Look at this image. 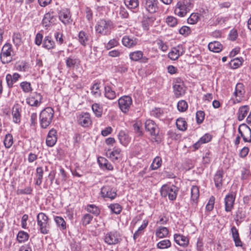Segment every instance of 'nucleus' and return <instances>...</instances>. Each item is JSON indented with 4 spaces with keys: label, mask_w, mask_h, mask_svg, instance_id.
Returning <instances> with one entry per match:
<instances>
[{
    "label": "nucleus",
    "mask_w": 251,
    "mask_h": 251,
    "mask_svg": "<svg viewBox=\"0 0 251 251\" xmlns=\"http://www.w3.org/2000/svg\"><path fill=\"white\" fill-rule=\"evenodd\" d=\"M193 6V0H178L175 8V14L180 17H183L190 12Z\"/></svg>",
    "instance_id": "obj_1"
},
{
    "label": "nucleus",
    "mask_w": 251,
    "mask_h": 251,
    "mask_svg": "<svg viewBox=\"0 0 251 251\" xmlns=\"http://www.w3.org/2000/svg\"><path fill=\"white\" fill-rule=\"evenodd\" d=\"M54 113V110L50 107H47L41 111L39 115V122L42 128H47L50 125Z\"/></svg>",
    "instance_id": "obj_2"
},
{
    "label": "nucleus",
    "mask_w": 251,
    "mask_h": 251,
    "mask_svg": "<svg viewBox=\"0 0 251 251\" xmlns=\"http://www.w3.org/2000/svg\"><path fill=\"white\" fill-rule=\"evenodd\" d=\"M113 23L111 20L101 19L98 22L96 26V31L101 35H107L113 28Z\"/></svg>",
    "instance_id": "obj_3"
},
{
    "label": "nucleus",
    "mask_w": 251,
    "mask_h": 251,
    "mask_svg": "<svg viewBox=\"0 0 251 251\" xmlns=\"http://www.w3.org/2000/svg\"><path fill=\"white\" fill-rule=\"evenodd\" d=\"M178 188L175 185H169L168 184H164L161 188L160 192L162 197L166 198L168 197L170 201H175L177 195Z\"/></svg>",
    "instance_id": "obj_4"
},
{
    "label": "nucleus",
    "mask_w": 251,
    "mask_h": 251,
    "mask_svg": "<svg viewBox=\"0 0 251 251\" xmlns=\"http://www.w3.org/2000/svg\"><path fill=\"white\" fill-rule=\"evenodd\" d=\"M37 222L41 233L47 234L49 233L50 228L49 219L45 213L40 212L37 215Z\"/></svg>",
    "instance_id": "obj_5"
},
{
    "label": "nucleus",
    "mask_w": 251,
    "mask_h": 251,
    "mask_svg": "<svg viewBox=\"0 0 251 251\" xmlns=\"http://www.w3.org/2000/svg\"><path fill=\"white\" fill-rule=\"evenodd\" d=\"M13 50L12 45L9 43H6L2 48L0 58L3 64H7L12 60V53Z\"/></svg>",
    "instance_id": "obj_6"
},
{
    "label": "nucleus",
    "mask_w": 251,
    "mask_h": 251,
    "mask_svg": "<svg viewBox=\"0 0 251 251\" xmlns=\"http://www.w3.org/2000/svg\"><path fill=\"white\" fill-rule=\"evenodd\" d=\"M122 239L120 234L115 231L107 233L104 237L105 243L109 245H113L120 243Z\"/></svg>",
    "instance_id": "obj_7"
},
{
    "label": "nucleus",
    "mask_w": 251,
    "mask_h": 251,
    "mask_svg": "<svg viewBox=\"0 0 251 251\" xmlns=\"http://www.w3.org/2000/svg\"><path fill=\"white\" fill-rule=\"evenodd\" d=\"M100 195L104 199L107 198L113 200L117 197V190L114 187L106 185L101 188Z\"/></svg>",
    "instance_id": "obj_8"
},
{
    "label": "nucleus",
    "mask_w": 251,
    "mask_h": 251,
    "mask_svg": "<svg viewBox=\"0 0 251 251\" xmlns=\"http://www.w3.org/2000/svg\"><path fill=\"white\" fill-rule=\"evenodd\" d=\"M238 131L245 142L251 143V129L248 126L245 124L240 125Z\"/></svg>",
    "instance_id": "obj_9"
},
{
    "label": "nucleus",
    "mask_w": 251,
    "mask_h": 251,
    "mask_svg": "<svg viewBox=\"0 0 251 251\" xmlns=\"http://www.w3.org/2000/svg\"><path fill=\"white\" fill-rule=\"evenodd\" d=\"M132 103V100L130 96H124L121 97L118 100V104L121 111L126 113L128 111Z\"/></svg>",
    "instance_id": "obj_10"
},
{
    "label": "nucleus",
    "mask_w": 251,
    "mask_h": 251,
    "mask_svg": "<svg viewBox=\"0 0 251 251\" xmlns=\"http://www.w3.org/2000/svg\"><path fill=\"white\" fill-rule=\"evenodd\" d=\"M236 193L231 191L227 194L225 198V211L230 212L233 208Z\"/></svg>",
    "instance_id": "obj_11"
},
{
    "label": "nucleus",
    "mask_w": 251,
    "mask_h": 251,
    "mask_svg": "<svg viewBox=\"0 0 251 251\" xmlns=\"http://www.w3.org/2000/svg\"><path fill=\"white\" fill-rule=\"evenodd\" d=\"M158 0H144L143 5L145 9L151 14L156 12L159 8Z\"/></svg>",
    "instance_id": "obj_12"
},
{
    "label": "nucleus",
    "mask_w": 251,
    "mask_h": 251,
    "mask_svg": "<svg viewBox=\"0 0 251 251\" xmlns=\"http://www.w3.org/2000/svg\"><path fill=\"white\" fill-rule=\"evenodd\" d=\"M173 88L175 95L176 98H179L185 93V87L180 78H177L176 79Z\"/></svg>",
    "instance_id": "obj_13"
},
{
    "label": "nucleus",
    "mask_w": 251,
    "mask_h": 251,
    "mask_svg": "<svg viewBox=\"0 0 251 251\" xmlns=\"http://www.w3.org/2000/svg\"><path fill=\"white\" fill-rule=\"evenodd\" d=\"M145 126L146 131H148L151 135L156 137L158 135L159 128L153 121L150 119L146 120Z\"/></svg>",
    "instance_id": "obj_14"
},
{
    "label": "nucleus",
    "mask_w": 251,
    "mask_h": 251,
    "mask_svg": "<svg viewBox=\"0 0 251 251\" xmlns=\"http://www.w3.org/2000/svg\"><path fill=\"white\" fill-rule=\"evenodd\" d=\"M185 52V50L182 45H179L177 46L172 48L169 52L168 57L172 60H176L182 55Z\"/></svg>",
    "instance_id": "obj_15"
},
{
    "label": "nucleus",
    "mask_w": 251,
    "mask_h": 251,
    "mask_svg": "<svg viewBox=\"0 0 251 251\" xmlns=\"http://www.w3.org/2000/svg\"><path fill=\"white\" fill-rule=\"evenodd\" d=\"M56 20V18L53 15V12L50 10L45 14L42 20V25L45 27L48 28L54 25Z\"/></svg>",
    "instance_id": "obj_16"
},
{
    "label": "nucleus",
    "mask_w": 251,
    "mask_h": 251,
    "mask_svg": "<svg viewBox=\"0 0 251 251\" xmlns=\"http://www.w3.org/2000/svg\"><path fill=\"white\" fill-rule=\"evenodd\" d=\"M58 17L59 20L65 25L71 24L72 21L70 10L67 8L61 9L58 12Z\"/></svg>",
    "instance_id": "obj_17"
},
{
    "label": "nucleus",
    "mask_w": 251,
    "mask_h": 251,
    "mask_svg": "<svg viewBox=\"0 0 251 251\" xmlns=\"http://www.w3.org/2000/svg\"><path fill=\"white\" fill-rule=\"evenodd\" d=\"M129 57L133 61H140L142 63H147L149 60V58L143 56V52L140 50L131 52L129 54Z\"/></svg>",
    "instance_id": "obj_18"
},
{
    "label": "nucleus",
    "mask_w": 251,
    "mask_h": 251,
    "mask_svg": "<svg viewBox=\"0 0 251 251\" xmlns=\"http://www.w3.org/2000/svg\"><path fill=\"white\" fill-rule=\"evenodd\" d=\"M245 93L244 85L242 83H238L235 87L234 95L236 98V100L240 102L244 97Z\"/></svg>",
    "instance_id": "obj_19"
},
{
    "label": "nucleus",
    "mask_w": 251,
    "mask_h": 251,
    "mask_svg": "<svg viewBox=\"0 0 251 251\" xmlns=\"http://www.w3.org/2000/svg\"><path fill=\"white\" fill-rule=\"evenodd\" d=\"M57 131L54 129H51L47 135L46 139V144L48 147H53L57 141Z\"/></svg>",
    "instance_id": "obj_20"
},
{
    "label": "nucleus",
    "mask_w": 251,
    "mask_h": 251,
    "mask_svg": "<svg viewBox=\"0 0 251 251\" xmlns=\"http://www.w3.org/2000/svg\"><path fill=\"white\" fill-rule=\"evenodd\" d=\"M78 123L83 127H87L91 124L90 115L88 113H81L78 117Z\"/></svg>",
    "instance_id": "obj_21"
},
{
    "label": "nucleus",
    "mask_w": 251,
    "mask_h": 251,
    "mask_svg": "<svg viewBox=\"0 0 251 251\" xmlns=\"http://www.w3.org/2000/svg\"><path fill=\"white\" fill-rule=\"evenodd\" d=\"M42 96L37 92L33 96L27 99V103L32 106H38L42 102Z\"/></svg>",
    "instance_id": "obj_22"
},
{
    "label": "nucleus",
    "mask_w": 251,
    "mask_h": 251,
    "mask_svg": "<svg viewBox=\"0 0 251 251\" xmlns=\"http://www.w3.org/2000/svg\"><path fill=\"white\" fill-rule=\"evenodd\" d=\"M174 238L175 242L180 246L186 247L189 243L188 238L182 234H175Z\"/></svg>",
    "instance_id": "obj_23"
},
{
    "label": "nucleus",
    "mask_w": 251,
    "mask_h": 251,
    "mask_svg": "<svg viewBox=\"0 0 251 251\" xmlns=\"http://www.w3.org/2000/svg\"><path fill=\"white\" fill-rule=\"evenodd\" d=\"M224 171L222 169L219 170L214 176V181L216 187L220 189L223 185Z\"/></svg>",
    "instance_id": "obj_24"
},
{
    "label": "nucleus",
    "mask_w": 251,
    "mask_h": 251,
    "mask_svg": "<svg viewBox=\"0 0 251 251\" xmlns=\"http://www.w3.org/2000/svg\"><path fill=\"white\" fill-rule=\"evenodd\" d=\"M230 231L232 239L234 242L235 246L237 247L243 246V242L241 240L238 229L234 226L231 228Z\"/></svg>",
    "instance_id": "obj_25"
},
{
    "label": "nucleus",
    "mask_w": 251,
    "mask_h": 251,
    "mask_svg": "<svg viewBox=\"0 0 251 251\" xmlns=\"http://www.w3.org/2000/svg\"><path fill=\"white\" fill-rule=\"evenodd\" d=\"M42 47L48 50L55 48V43L51 36L48 35L44 37L43 41Z\"/></svg>",
    "instance_id": "obj_26"
},
{
    "label": "nucleus",
    "mask_w": 251,
    "mask_h": 251,
    "mask_svg": "<svg viewBox=\"0 0 251 251\" xmlns=\"http://www.w3.org/2000/svg\"><path fill=\"white\" fill-rule=\"evenodd\" d=\"M138 39L134 37H130L125 36L122 39V43L124 46L127 48H131L137 44Z\"/></svg>",
    "instance_id": "obj_27"
},
{
    "label": "nucleus",
    "mask_w": 251,
    "mask_h": 251,
    "mask_svg": "<svg viewBox=\"0 0 251 251\" xmlns=\"http://www.w3.org/2000/svg\"><path fill=\"white\" fill-rule=\"evenodd\" d=\"M249 110L250 107L247 105L240 106L239 108L237 113V119L239 121L243 120L249 113Z\"/></svg>",
    "instance_id": "obj_28"
},
{
    "label": "nucleus",
    "mask_w": 251,
    "mask_h": 251,
    "mask_svg": "<svg viewBox=\"0 0 251 251\" xmlns=\"http://www.w3.org/2000/svg\"><path fill=\"white\" fill-rule=\"evenodd\" d=\"M66 64L68 68H74L79 64V60L74 56H70L66 59Z\"/></svg>",
    "instance_id": "obj_29"
},
{
    "label": "nucleus",
    "mask_w": 251,
    "mask_h": 251,
    "mask_svg": "<svg viewBox=\"0 0 251 251\" xmlns=\"http://www.w3.org/2000/svg\"><path fill=\"white\" fill-rule=\"evenodd\" d=\"M118 139L120 143L124 146H126L130 141V138L129 135L123 130H121L119 132Z\"/></svg>",
    "instance_id": "obj_30"
},
{
    "label": "nucleus",
    "mask_w": 251,
    "mask_h": 251,
    "mask_svg": "<svg viewBox=\"0 0 251 251\" xmlns=\"http://www.w3.org/2000/svg\"><path fill=\"white\" fill-rule=\"evenodd\" d=\"M78 40L82 46L85 47L89 41V35L85 31L81 30L78 33Z\"/></svg>",
    "instance_id": "obj_31"
},
{
    "label": "nucleus",
    "mask_w": 251,
    "mask_h": 251,
    "mask_svg": "<svg viewBox=\"0 0 251 251\" xmlns=\"http://www.w3.org/2000/svg\"><path fill=\"white\" fill-rule=\"evenodd\" d=\"M121 151L120 149L114 148L113 151L109 153V158L114 162L118 161L122 157Z\"/></svg>",
    "instance_id": "obj_32"
},
{
    "label": "nucleus",
    "mask_w": 251,
    "mask_h": 251,
    "mask_svg": "<svg viewBox=\"0 0 251 251\" xmlns=\"http://www.w3.org/2000/svg\"><path fill=\"white\" fill-rule=\"evenodd\" d=\"M208 48L210 51L214 52H219L222 50L223 46L220 42L214 41L209 43Z\"/></svg>",
    "instance_id": "obj_33"
},
{
    "label": "nucleus",
    "mask_w": 251,
    "mask_h": 251,
    "mask_svg": "<svg viewBox=\"0 0 251 251\" xmlns=\"http://www.w3.org/2000/svg\"><path fill=\"white\" fill-rule=\"evenodd\" d=\"M104 96L109 100H114L116 97V92L108 85L104 87Z\"/></svg>",
    "instance_id": "obj_34"
},
{
    "label": "nucleus",
    "mask_w": 251,
    "mask_h": 251,
    "mask_svg": "<svg viewBox=\"0 0 251 251\" xmlns=\"http://www.w3.org/2000/svg\"><path fill=\"white\" fill-rule=\"evenodd\" d=\"M169 234V230L166 227L160 226L156 229L155 231L156 236L159 238H163L167 237Z\"/></svg>",
    "instance_id": "obj_35"
},
{
    "label": "nucleus",
    "mask_w": 251,
    "mask_h": 251,
    "mask_svg": "<svg viewBox=\"0 0 251 251\" xmlns=\"http://www.w3.org/2000/svg\"><path fill=\"white\" fill-rule=\"evenodd\" d=\"M229 17L228 16H222L220 15H217L215 16L214 20V23L213 24L214 25H223L226 24L229 20Z\"/></svg>",
    "instance_id": "obj_36"
},
{
    "label": "nucleus",
    "mask_w": 251,
    "mask_h": 251,
    "mask_svg": "<svg viewBox=\"0 0 251 251\" xmlns=\"http://www.w3.org/2000/svg\"><path fill=\"white\" fill-rule=\"evenodd\" d=\"M191 201L195 203H197L198 199L199 197V189L197 186L194 185L191 189Z\"/></svg>",
    "instance_id": "obj_37"
},
{
    "label": "nucleus",
    "mask_w": 251,
    "mask_h": 251,
    "mask_svg": "<svg viewBox=\"0 0 251 251\" xmlns=\"http://www.w3.org/2000/svg\"><path fill=\"white\" fill-rule=\"evenodd\" d=\"M36 182L35 184L40 185L42 183L43 176V169L41 167H38L36 170Z\"/></svg>",
    "instance_id": "obj_38"
},
{
    "label": "nucleus",
    "mask_w": 251,
    "mask_h": 251,
    "mask_svg": "<svg viewBox=\"0 0 251 251\" xmlns=\"http://www.w3.org/2000/svg\"><path fill=\"white\" fill-rule=\"evenodd\" d=\"M244 60L243 58H235L230 61L229 65L231 69H235L239 68L243 63Z\"/></svg>",
    "instance_id": "obj_39"
},
{
    "label": "nucleus",
    "mask_w": 251,
    "mask_h": 251,
    "mask_svg": "<svg viewBox=\"0 0 251 251\" xmlns=\"http://www.w3.org/2000/svg\"><path fill=\"white\" fill-rule=\"evenodd\" d=\"M91 93L96 98L100 97L101 95L100 90V84L99 83H94L91 87Z\"/></svg>",
    "instance_id": "obj_40"
},
{
    "label": "nucleus",
    "mask_w": 251,
    "mask_h": 251,
    "mask_svg": "<svg viewBox=\"0 0 251 251\" xmlns=\"http://www.w3.org/2000/svg\"><path fill=\"white\" fill-rule=\"evenodd\" d=\"M177 128L181 131H185L187 129V124L184 118H179L176 121Z\"/></svg>",
    "instance_id": "obj_41"
},
{
    "label": "nucleus",
    "mask_w": 251,
    "mask_h": 251,
    "mask_svg": "<svg viewBox=\"0 0 251 251\" xmlns=\"http://www.w3.org/2000/svg\"><path fill=\"white\" fill-rule=\"evenodd\" d=\"M13 122L16 124H19L21 122V114L20 109L18 107H14L12 112Z\"/></svg>",
    "instance_id": "obj_42"
},
{
    "label": "nucleus",
    "mask_w": 251,
    "mask_h": 251,
    "mask_svg": "<svg viewBox=\"0 0 251 251\" xmlns=\"http://www.w3.org/2000/svg\"><path fill=\"white\" fill-rule=\"evenodd\" d=\"M108 207L111 210L112 213L116 214H120L123 209L122 206L117 203L110 204Z\"/></svg>",
    "instance_id": "obj_43"
},
{
    "label": "nucleus",
    "mask_w": 251,
    "mask_h": 251,
    "mask_svg": "<svg viewBox=\"0 0 251 251\" xmlns=\"http://www.w3.org/2000/svg\"><path fill=\"white\" fill-rule=\"evenodd\" d=\"M85 209L88 212L96 216L99 215L100 213V208L95 204H88Z\"/></svg>",
    "instance_id": "obj_44"
},
{
    "label": "nucleus",
    "mask_w": 251,
    "mask_h": 251,
    "mask_svg": "<svg viewBox=\"0 0 251 251\" xmlns=\"http://www.w3.org/2000/svg\"><path fill=\"white\" fill-rule=\"evenodd\" d=\"M125 3L130 9H136L139 6L138 0H125Z\"/></svg>",
    "instance_id": "obj_45"
},
{
    "label": "nucleus",
    "mask_w": 251,
    "mask_h": 251,
    "mask_svg": "<svg viewBox=\"0 0 251 251\" xmlns=\"http://www.w3.org/2000/svg\"><path fill=\"white\" fill-rule=\"evenodd\" d=\"M98 161L100 166L104 167L107 170H112L113 169V167L111 164L104 158L101 157L100 159L99 158Z\"/></svg>",
    "instance_id": "obj_46"
},
{
    "label": "nucleus",
    "mask_w": 251,
    "mask_h": 251,
    "mask_svg": "<svg viewBox=\"0 0 251 251\" xmlns=\"http://www.w3.org/2000/svg\"><path fill=\"white\" fill-rule=\"evenodd\" d=\"M28 238L29 234L24 231H20L17 236V239L19 243L25 242Z\"/></svg>",
    "instance_id": "obj_47"
},
{
    "label": "nucleus",
    "mask_w": 251,
    "mask_h": 251,
    "mask_svg": "<svg viewBox=\"0 0 251 251\" xmlns=\"http://www.w3.org/2000/svg\"><path fill=\"white\" fill-rule=\"evenodd\" d=\"M157 248L159 249H166L171 246V242L168 239H165L157 244Z\"/></svg>",
    "instance_id": "obj_48"
},
{
    "label": "nucleus",
    "mask_w": 251,
    "mask_h": 251,
    "mask_svg": "<svg viewBox=\"0 0 251 251\" xmlns=\"http://www.w3.org/2000/svg\"><path fill=\"white\" fill-rule=\"evenodd\" d=\"M54 221L57 226L61 229L64 230L66 228V224L64 219L60 216H56L54 217Z\"/></svg>",
    "instance_id": "obj_49"
},
{
    "label": "nucleus",
    "mask_w": 251,
    "mask_h": 251,
    "mask_svg": "<svg viewBox=\"0 0 251 251\" xmlns=\"http://www.w3.org/2000/svg\"><path fill=\"white\" fill-rule=\"evenodd\" d=\"M241 179L246 180L251 177V172L249 167H243L241 171Z\"/></svg>",
    "instance_id": "obj_50"
},
{
    "label": "nucleus",
    "mask_w": 251,
    "mask_h": 251,
    "mask_svg": "<svg viewBox=\"0 0 251 251\" xmlns=\"http://www.w3.org/2000/svg\"><path fill=\"white\" fill-rule=\"evenodd\" d=\"M3 143L6 148H10L13 143V138L12 135L9 133L5 135Z\"/></svg>",
    "instance_id": "obj_51"
},
{
    "label": "nucleus",
    "mask_w": 251,
    "mask_h": 251,
    "mask_svg": "<svg viewBox=\"0 0 251 251\" xmlns=\"http://www.w3.org/2000/svg\"><path fill=\"white\" fill-rule=\"evenodd\" d=\"M162 164V159L160 157H156L153 160L152 163L151 165V170H155L159 168Z\"/></svg>",
    "instance_id": "obj_52"
},
{
    "label": "nucleus",
    "mask_w": 251,
    "mask_h": 251,
    "mask_svg": "<svg viewBox=\"0 0 251 251\" xmlns=\"http://www.w3.org/2000/svg\"><path fill=\"white\" fill-rule=\"evenodd\" d=\"M13 42L16 46H20L22 43V35L19 32H15L13 35Z\"/></svg>",
    "instance_id": "obj_53"
},
{
    "label": "nucleus",
    "mask_w": 251,
    "mask_h": 251,
    "mask_svg": "<svg viewBox=\"0 0 251 251\" xmlns=\"http://www.w3.org/2000/svg\"><path fill=\"white\" fill-rule=\"evenodd\" d=\"M92 109L97 117H101L102 115V109L99 104L94 103L92 106Z\"/></svg>",
    "instance_id": "obj_54"
},
{
    "label": "nucleus",
    "mask_w": 251,
    "mask_h": 251,
    "mask_svg": "<svg viewBox=\"0 0 251 251\" xmlns=\"http://www.w3.org/2000/svg\"><path fill=\"white\" fill-rule=\"evenodd\" d=\"M200 17L198 13H194L191 14L187 19V22L189 24L194 25L196 24L199 20Z\"/></svg>",
    "instance_id": "obj_55"
},
{
    "label": "nucleus",
    "mask_w": 251,
    "mask_h": 251,
    "mask_svg": "<svg viewBox=\"0 0 251 251\" xmlns=\"http://www.w3.org/2000/svg\"><path fill=\"white\" fill-rule=\"evenodd\" d=\"M20 87L25 93H29L32 90L31 84L27 81H23L20 83Z\"/></svg>",
    "instance_id": "obj_56"
},
{
    "label": "nucleus",
    "mask_w": 251,
    "mask_h": 251,
    "mask_svg": "<svg viewBox=\"0 0 251 251\" xmlns=\"http://www.w3.org/2000/svg\"><path fill=\"white\" fill-rule=\"evenodd\" d=\"M93 217L90 214H84L82 217L81 223L82 225L86 226L90 223L92 220Z\"/></svg>",
    "instance_id": "obj_57"
},
{
    "label": "nucleus",
    "mask_w": 251,
    "mask_h": 251,
    "mask_svg": "<svg viewBox=\"0 0 251 251\" xmlns=\"http://www.w3.org/2000/svg\"><path fill=\"white\" fill-rule=\"evenodd\" d=\"M151 115L156 118H160L163 115V111L160 108H155L151 110Z\"/></svg>",
    "instance_id": "obj_58"
},
{
    "label": "nucleus",
    "mask_w": 251,
    "mask_h": 251,
    "mask_svg": "<svg viewBox=\"0 0 251 251\" xmlns=\"http://www.w3.org/2000/svg\"><path fill=\"white\" fill-rule=\"evenodd\" d=\"M188 104L186 101L181 100L177 103V109L180 112H184L187 109Z\"/></svg>",
    "instance_id": "obj_59"
},
{
    "label": "nucleus",
    "mask_w": 251,
    "mask_h": 251,
    "mask_svg": "<svg viewBox=\"0 0 251 251\" xmlns=\"http://www.w3.org/2000/svg\"><path fill=\"white\" fill-rule=\"evenodd\" d=\"M32 191L31 187H26L24 189H18L17 191L18 195H28L30 194Z\"/></svg>",
    "instance_id": "obj_60"
},
{
    "label": "nucleus",
    "mask_w": 251,
    "mask_h": 251,
    "mask_svg": "<svg viewBox=\"0 0 251 251\" xmlns=\"http://www.w3.org/2000/svg\"><path fill=\"white\" fill-rule=\"evenodd\" d=\"M205 113L202 111H198L196 113V120L198 124L202 123L204 119Z\"/></svg>",
    "instance_id": "obj_61"
},
{
    "label": "nucleus",
    "mask_w": 251,
    "mask_h": 251,
    "mask_svg": "<svg viewBox=\"0 0 251 251\" xmlns=\"http://www.w3.org/2000/svg\"><path fill=\"white\" fill-rule=\"evenodd\" d=\"M238 36L237 29L235 28L232 29L228 34V39L232 41H235Z\"/></svg>",
    "instance_id": "obj_62"
},
{
    "label": "nucleus",
    "mask_w": 251,
    "mask_h": 251,
    "mask_svg": "<svg viewBox=\"0 0 251 251\" xmlns=\"http://www.w3.org/2000/svg\"><path fill=\"white\" fill-rule=\"evenodd\" d=\"M133 127L134 128V132L138 135L142 136L143 135V132L141 130V124L138 122H136L133 124Z\"/></svg>",
    "instance_id": "obj_63"
},
{
    "label": "nucleus",
    "mask_w": 251,
    "mask_h": 251,
    "mask_svg": "<svg viewBox=\"0 0 251 251\" xmlns=\"http://www.w3.org/2000/svg\"><path fill=\"white\" fill-rule=\"evenodd\" d=\"M29 68L28 64L24 61L17 66V69L21 72H26Z\"/></svg>",
    "instance_id": "obj_64"
}]
</instances>
